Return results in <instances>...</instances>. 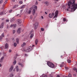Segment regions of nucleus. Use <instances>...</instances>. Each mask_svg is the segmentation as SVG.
Wrapping results in <instances>:
<instances>
[{"mask_svg": "<svg viewBox=\"0 0 77 77\" xmlns=\"http://www.w3.org/2000/svg\"><path fill=\"white\" fill-rule=\"evenodd\" d=\"M11 51H12V50H9V53H11Z\"/></svg>", "mask_w": 77, "mask_h": 77, "instance_id": "3c124183", "label": "nucleus"}, {"mask_svg": "<svg viewBox=\"0 0 77 77\" xmlns=\"http://www.w3.org/2000/svg\"><path fill=\"white\" fill-rule=\"evenodd\" d=\"M69 77H72V75H71V73H69L68 75Z\"/></svg>", "mask_w": 77, "mask_h": 77, "instance_id": "bb28decb", "label": "nucleus"}, {"mask_svg": "<svg viewBox=\"0 0 77 77\" xmlns=\"http://www.w3.org/2000/svg\"><path fill=\"white\" fill-rule=\"evenodd\" d=\"M64 63H63V62L62 63L61 65H60V67H63V66H64Z\"/></svg>", "mask_w": 77, "mask_h": 77, "instance_id": "2eb2a0df", "label": "nucleus"}, {"mask_svg": "<svg viewBox=\"0 0 77 77\" xmlns=\"http://www.w3.org/2000/svg\"><path fill=\"white\" fill-rule=\"evenodd\" d=\"M3 59H4V57H2L1 58V60H3Z\"/></svg>", "mask_w": 77, "mask_h": 77, "instance_id": "a19ab883", "label": "nucleus"}, {"mask_svg": "<svg viewBox=\"0 0 77 77\" xmlns=\"http://www.w3.org/2000/svg\"><path fill=\"white\" fill-rule=\"evenodd\" d=\"M6 22H9V20H6Z\"/></svg>", "mask_w": 77, "mask_h": 77, "instance_id": "49530a36", "label": "nucleus"}, {"mask_svg": "<svg viewBox=\"0 0 77 77\" xmlns=\"http://www.w3.org/2000/svg\"><path fill=\"white\" fill-rule=\"evenodd\" d=\"M44 77H47V75H44Z\"/></svg>", "mask_w": 77, "mask_h": 77, "instance_id": "13d9d810", "label": "nucleus"}, {"mask_svg": "<svg viewBox=\"0 0 77 77\" xmlns=\"http://www.w3.org/2000/svg\"><path fill=\"white\" fill-rule=\"evenodd\" d=\"M16 71L17 72H18V66H16Z\"/></svg>", "mask_w": 77, "mask_h": 77, "instance_id": "a211bd4d", "label": "nucleus"}, {"mask_svg": "<svg viewBox=\"0 0 77 77\" xmlns=\"http://www.w3.org/2000/svg\"><path fill=\"white\" fill-rule=\"evenodd\" d=\"M17 22L19 23H21V20L20 19H18L17 20Z\"/></svg>", "mask_w": 77, "mask_h": 77, "instance_id": "412c9836", "label": "nucleus"}, {"mask_svg": "<svg viewBox=\"0 0 77 77\" xmlns=\"http://www.w3.org/2000/svg\"><path fill=\"white\" fill-rule=\"evenodd\" d=\"M38 1H39V2H41V1L42 0H38Z\"/></svg>", "mask_w": 77, "mask_h": 77, "instance_id": "69168bd1", "label": "nucleus"}, {"mask_svg": "<svg viewBox=\"0 0 77 77\" xmlns=\"http://www.w3.org/2000/svg\"><path fill=\"white\" fill-rule=\"evenodd\" d=\"M25 6H26V5H23V6L20 7V9H23V8H25Z\"/></svg>", "mask_w": 77, "mask_h": 77, "instance_id": "aec40b11", "label": "nucleus"}, {"mask_svg": "<svg viewBox=\"0 0 77 77\" xmlns=\"http://www.w3.org/2000/svg\"><path fill=\"white\" fill-rule=\"evenodd\" d=\"M40 77H44V75L43 74L40 76Z\"/></svg>", "mask_w": 77, "mask_h": 77, "instance_id": "c03bdc74", "label": "nucleus"}, {"mask_svg": "<svg viewBox=\"0 0 77 77\" xmlns=\"http://www.w3.org/2000/svg\"><path fill=\"white\" fill-rule=\"evenodd\" d=\"M17 8V5H15L14 6L13 8L14 9V8Z\"/></svg>", "mask_w": 77, "mask_h": 77, "instance_id": "58836bf2", "label": "nucleus"}, {"mask_svg": "<svg viewBox=\"0 0 77 77\" xmlns=\"http://www.w3.org/2000/svg\"><path fill=\"white\" fill-rule=\"evenodd\" d=\"M21 28H19L17 31V33H18L19 34V33H21Z\"/></svg>", "mask_w": 77, "mask_h": 77, "instance_id": "1a4fd4ad", "label": "nucleus"}, {"mask_svg": "<svg viewBox=\"0 0 77 77\" xmlns=\"http://www.w3.org/2000/svg\"><path fill=\"white\" fill-rule=\"evenodd\" d=\"M18 64L19 65H20L21 67H23L24 66V65L22 64L21 63H19Z\"/></svg>", "mask_w": 77, "mask_h": 77, "instance_id": "9b49d317", "label": "nucleus"}, {"mask_svg": "<svg viewBox=\"0 0 77 77\" xmlns=\"http://www.w3.org/2000/svg\"><path fill=\"white\" fill-rule=\"evenodd\" d=\"M34 8L35 9H37V6H35Z\"/></svg>", "mask_w": 77, "mask_h": 77, "instance_id": "09e8293b", "label": "nucleus"}, {"mask_svg": "<svg viewBox=\"0 0 77 77\" xmlns=\"http://www.w3.org/2000/svg\"><path fill=\"white\" fill-rule=\"evenodd\" d=\"M2 37H4V36H5V35H4V33H3L2 34Z\"/></svg>", "mask_w": 77, "mask_h": 77, "instance_id": "ea45409f", "label": "nucleus"}, {"mask_svg": "<svg viewBox=\"0 0 77 77\" xmlns=\"http://www.w3.org/2000/svg\"><path fill=\"white\" fill-rule=\"evenodd\" d=\"M3 0H1V1H0V4H1V3H3Z\"/></svg>", "mask_w": 77, "mask_h": 77, "instance_id": "c9c22d12", "label": "nucleus"}, {"mask_svg": "<svg viewBox=\"0 0 77 77\" xmlns=\"http://www.w3.org/2000/svg\"><path fill=\"white\" fill-rule=\"evenodd\" d=\"M16 63H17V61L16 60H15L14 61L13 63L14 65H15V64H16Z\"/></svg>", "mask_w": 77, "mask_h": 77, "instance_id": "c756f323", "label": "nucleus"}, {"mask_svg": "<svg viewBox=\"0 0 77 77\" xmlns=\"http://www.w3.org/2000/svg\"><path fill=\"white\" fill-rule=\"evenodd\" d=\"M23 10H22L20 11V13L21 14V13H22V12H23Z\"/></svg>", "mask_w": 77, "mask_h": 77, "instance_id": "5fc2aeb1", "label": "nucleus"}, {"mask_svg": "<svg viewBox=\"0 0 77 77\" xmlns=\"http://www.w3.org/2000/svg\"><path fill=\"white\" fill-rule=\"evenodd\" d=\"M58 14H59V11H58L57 10L55 12V16L53 17V18H57V15H58Z\"/></svg>", "mask_w": 77, "mask_h": 77, "instance_id": "20e7f679", "label": "nucleus"}, {"mask_svg": "<svg viewBox=\"0 0 77 77\" xmlns=\"http://www.w3.org/2000/svg\"><path fill=\"white\" fill-rule=\"evenodd\" d=\"M67 62L68 63H71V60H67Z\"/></svg>", "mask_w": 77, "mask_h": 77, "instance_id": "a878e982", "label": "nucleus"}, {"mask_svg": "<svg viewBox=\"0 0 77 77\" xmlns=\"http://www.w3.org/2000/svg\"><path fill=\"white\" fill-rule=\"evenodd\" d=\"M41 18L42 19H44V17H43V16H41Z\"/></svg>", "mask_w": 77, "mask_h": 77, "instance_id": "6e6d98bb", "label": "nucleus"}, {"mask_svg": "<svg viewBox=\"0 0 77 77\" xmlns=\"http://www.w3.org/2000/svg\"><path fill=\"white\" fill-rule=\"evenodd\" d=\"M30 51L29 50V49L28 48L27 49V50H26V52H29V51Z\"/></svg>", "mask_w": 77, "mask_h": 77, "instance_id": "7c9ffc66", "label": "nucleus"}, {"mask_svg": "<svg viewBox=\"0 0 77 77\" xmlns=\"http://www.w3.org/2000/svg\"><path fill=\"white\" fill-rule=\"evenodd\" d=\"M32 47H34V46H35V45H32Z\"/></svg>", "mask_w": 77, "mask_h": 77, "instance_id": "774afa93", "label": "nucleus"}, {"mask_svg": "<svg viewBox=\"0 0 77 77\" xmlns=\"http://www.w3.org/2000/svg\"><path fill=\"white\" fill-rule=\"evenodd\" d=\"M76 72H77V69H76Z\"/></svg>", "mask_w": 77, "mask_h": 77, "instance_id": "0e129e2a", "label": "nucleus"}, {"mask_svg": "<svg viewBox=\"0 0 77 77\" xmlns=\"http://www.w3.org/2000/svg\"><path fill=\"white\" fill-rule=\"evenodd\" d=\"M3 62V60H0V62H1V63H2V62Z\"/></svg>", "mask_w": 77, "mask_h": 77, "instance_id": "de8ad7c7", "label": "nucleus"}, {"mask_svg": "<svg viewBox=\"0 0 77 77\" xmlns=\"http://www.w3.org/2000/svg\"><path fill=\"white\" fill-rule=\"evenodd\" d=\"M28 50H29V51H31L32 50V46H29L28 48Z\"/></svg>", "mask_w": 77, "mask_h": 77, "instance_id": "f8f14e48", "label": "nucleus"}, {"mask_svg": "<svg viewBox=\"0 0 77 77\" xmlns=\"http://www.w3.org/2000/svg\"><path fill=\"white\" fill-rule=\"evenodd\" d=\"M15 30H13V34H14V33H15Z\"/></svg>", "mask_w": 77, "mask_h": 77, "instance_id": "4c0bfd02", "label": "nucleus"}, {"mask_svg": "<svg viewBox=\"0 0 77 77\" xmlns=\"http://www.w3.org/2000/svg\"><path fill=\"white\" fill-rule=\"evenodd\" d=\"M65 68V69H66V70L68 69V68L66 67H64Z\"/></svg>", "mask_w": 77, "mask_h": 77, "instance_id": "37998d69", "label": "nucleus"}, {"mask_svg": "<svg viewBox=\"0 0 77 77\" xmlns=\"http://www.w3.org/2000/svg\"><path fill=\"white\" fill-rule=\"evenodd\" d=\"M15 17H13V18H12L11 21H15Z\"/></svg>", "mask_w": 77, "mask_h": 77, "instance_id": "4be33fe9", "label": "nucleus"}, {"mask_svg": "<svg viewBox=\"0 0 77 77\" xmlns=\"http://www.w3.org/2000/svg\"><path fill=\"white\" fill-rule=\"evenodd\" d=\"M38 27V23L36 22L34 25V29H36Z\"/></svg>", "mask_w": 77, "mask_h": 77, "instance_id": "39448f33", "label": "nucleus"}, {"mask_svg": "<svg viewBox=\"0 0 77 77\" xmlns=\"http://www.w3.org/2000/svg\"><path fill=\"white\" fill-rule=\"evenodd\" d=\"M30 19H32V16H31L30 17Z\"/></svg>", "mask_w": 77, "mask_h": 77, "instance_id": "603ef678", "label": "nucleus"}, {"mask_svg": "<svg viewBox=\"0 0 77 77\" xmlns=\"http://www.w3.org/2000/svg\"><path fill=\"white\" fill-rule=\"evenodd\" d=\"M33 30H31L30 33V34H31L30 36V38L31 39H32V38L33 37V36L34 35V34H33Z\"/></svg>", "mask_w": 77, "mask_h": 77, "instance_id": "423d86ee", "label": "nucleus"}, {"mask_svg": "<svg viewBox=\"0 0 77 77\" xmlns=\"http://www.w3.org/2000/svg\"><path fill=\"white\" fill-rule=\"evenodd\" d=\"M12 40H14V38H12Z\"/></svg>", "mask_w": 77, "mask_h": 77, "instance_id": "338daca9", "label": "nucleus"}, {"mask_svg": "<svg viewBox=\"0 0 77 77\" xmlns=\"http://www.w3.org/2000/svg\"><path fill=\"white\" fill-rule=\"evenodd\" d=\"M3 12H0V15H3Z\"/></svg>", "mask_w": 77, "mask_h": 77, "instance_id": "e433bc0d", "label": "nucleus"}, {"mask_svg": "<svg viewBox=\"0 0 77 77\" xmlns=\"http://www.w3.org/2000/svg\"><path fill=\"white\" fill-rule=\"evenodd\" d=\"M17 43H14V47H17Z\"/></svg>", "mask_w": 77, "mask_h": 77, "instance_id": "b1692460", "label": "nucleus"}, {"mask_svg": "<svg viewBox=\"0 0 77 77\" xmlns=\"http://www.w3.org/2000/svg\"><path fill=\"white\" fill-rule=\"evenodd\" d=\"M26 44L25 42H23V44L21 45V47H23V46H25V45H26Z\"/></svg>", "mask_w": 77, "mask_h": 77, "instance_id": "dca6fc26", "label": "nucleus"}, {"mask_svg": "<svg viewBox=\"0 0 77 77\" xmlns=\"http://www.w3.org/2000/svg\"><path fill=\"white\" fill-rule=\"evenodd\" d=\"M54 15V13H52V14L50 13L49 14L48 17L49 18H53Z\"/></svg>", "mask_w": 77, "mask_h": 77, "instance_id": "0eeeda50", "label": "nucleus"}, {"mask_svg": "<svg viewBox=\"0 0 77 77\" xmlns=\"http://www.w3.org/2000/svg\"><path fill=\"white\" fill-rule=\"evenodd\" d=\"M35 4H36V5H38V2H37L36 1V2Z\"/></svg>", "mask_w": 77, "mask_h": 77, "instance_id": "864d4df0", "label": "nucleus"}, {"mask_svg": "<svg viewBox=\"0 0 77 77\" xmlns=\"http://www.w3.org/2000/svg\"><path fill=\"white\" fill-rule=\"evenodd\" d=\"M2 66V64H0V67H1Z\"/></svg>", "mask_w": 77, "mask_h": 77, "instance_id": "052dcab7", "label": "nucleus"}, {"mask_svg": "<svg viewBox=\"0 0 77 77\" xmlns=\"http://www.w3.org/2000/svg\"><path fill=\"white\" fill-rule=\"evenodd\" d=\"M19 3L20 4H23V2L22 1H20L19 2Z\"/></svg>", "mask_w": 77, "mask_h": 77, "instance_id": "72a5a7b5", "label": "nucleus"}, {"mask_svg": "<svg viewBox=\"0 0 77 77\" xmlns=\"http://www.w3.org/2000/svg\"><path fill=\"white\" fill-rule=\"evenodd\" d=\"M45 13L46 14H47V12H45Z\"/></svg>", "mask_w": 77, "mask_h": 77, "instance_id": "e2e57ef3", "label": "nucleus"}, {"mask_svg": "<svg viewBox=\"0 0 77 77\" xmlns=\"http://www.w3.org/2000/svg\"><path fill=\"white\" fill-rule=\"evenodd\" d=\"M47 64L51 68H53L54 67V64L53 63H52L50 62V61L48 62Z\"/></svg>", "mask_w": 77, "mask_h": 77, "instance_id": "f03ea898", "label": "nucleus"}, {"mask_svg": "<svg viewBox=\"0 0 77 77\" xmlns=\"http://www.w3.org/2000/svg\"><path fill=\"white\" fill-rule=\"evenodd\" d=\"M45 3L47 6H48V5H49V3H48V2H45Z\"/></svg>", "mask_w": 77, "mask_h": 77, "instance_id": "6ab92c4d", "label": "nucleus"}, {"mask_svg": "<svg viewBox=\"0 0 77 77\" xmlns=\"http://www.w3.org/2000/svg\"><path fill=\"white\" fill-rule=\"evenodd\" d=\"M73 75L74 76H76V75L75 74H74Z\"/></svg>", "mask_w": 77, "mask_h": 77, "instance_id": "4d7b16f0", "label": "nucleus"}, {"mask_svg": "<svg viewBox=\"0 0 77 77\" xmlns=\"http://www.w3.org/2000/svg\"><path fill=\"white\" fill-rule=\"evenodd\" d=\"M14 68V66H11L10 68L9 69L10 72H11L13 70Z\"/></svg>", "mask_w": 77, "mask_h": 77, "instance_id": "6e6552de", "label": "nucleus"}, {"mask_svg": "<svg viewBox=\"0 0 77 77\" xmlns=\"http://www.w3.org/2000/svg\"><path fill=\"white\" fill-rule=\"evenodd\" d=\"M32 8H30L29 9V14H30V13H31V11H32Z\"/></svg>", "mask_w": 77, "mask_h": 77, "instance_id": "4468645a", "label": "nucleus"}, {"mask_svg": "<svg viewBox=\"0 0 77 77\" xmlns=\"http://www.w3.org/2000/svg\"><path fill=\"white\" fill-rule=\"evenodd\" d=\"M76 69H77L75 67L73 68V70H74V71H75Z\"/></svg>", "mask_w": 77, "mask_h": 77, "instance_id": "79ce46f5", "label": "nucleus"}, {"mask_svg": "<svg viewBox=\"0 0 77 77\" xmlns=\"http://www.w3.org/2000/svg\"><path fill=\"white\" fill-rule=\"evenodd\" d=\"M10 77H14V74H11L10 75Z\"/></svg>", "mask_w": 77, "mask_h": 77, "instance_id": "393cba45", "label": "nucleus"}, {"mask_svg": "<svg viewBox=\"0 0 77 77\" xmlns=\"http://www.w3.org/2000/svg\"><path fill=\"white\" fill-rule=\"evenodd\" d=\"M32 13L33 14H35V10L33 9L32 11Z\"/></svg>", "mask_w": 77, "mask_h": 77, "instance_id": "cd10ccee", "label": "nucleus"}, {"mask_svg": "<svg viewBox=\"0 0 77 77\" xmlns=\"http://www.w3.org/2000/svg\"><path fill=\"white\" fill-rule=\"evenodd\" d=\"M12 10H9V13H11L12 12Z\"/></svg>", "mask_w": 77, "mask_h": 77, "instance_id": "473e14b6", "label": "nucleus"}, {"mask_svg": "<svg viewBox=\"0 0 77 77\" xmlns=\"http://www.w3.org/2000/svg\"><path fill=\"white\" fill-rule=\"evenodd\" d=\"M12 2H15V0H12Z\"/></svg>", "mask_w": 77, "mask_h": 77, "instance_id": "680f3d73", "label": "nucleus"}, {"mask_svg": "<svg viewBox=\"0 0 77 77\" xmlns=\"http://www.w3.org/2000/svg\"><path fill=\"white\" fill-rule=\"evenodd\" d=\"M9 46V45L8 43H6L5 45V48H8V47Z\"/></svg>", "mask_w": 77, "mask_h": 77, "instance_id": "9d476101", "label": "nucleus"}, {"mask_svg": "<svg viewBox=\"0 0 77 77\" xmlns=\"http://www.w3.org/2000/svg\"><path fill=\"white\" fill-rule=\"evenodd\" d=\"M2 38H3V37L1 36H0V40L2 39Z\"/></svg>", "mask_w": 77, "mask_h": 77, "instance_id": "a18cd8bd", "label": "nucleus"}, {"mask_svg": "<svg viewBox=\"0 0 77 77\" xmlns=\"http://www.w3.org/2000/svg\"><path fill=\"white\" fill-rule=\"evenodd\" d=\"M63 21L67 22V21H68V20H67L66 18H63Z\"/></svg>", "mask_w": 77, "mask_h": 77, "instance_id": "ddd939ff", "label": "nucleus"}, {"mask_svg": "<svg viewBox=\"0 0 77 77\" xmlns=\"http://www.w3.org/2000/svg\"><path fill=\"white\" fill-rule=\"evenodd\" d=\"M16 42L17 43V44H18V42H19V39H18V38H17L16 39Z\"/></svg>", "mask_w": 77, "mask_h": 77, "instance_id": "c85d7f7f", "label": "nucleus"}, {"mask_svg": "<svg viewBox=\"0 0 77 77\" xmlns=\"http://www.w3.org/2000/svg\"><path fill=\"white\" fill-rule=\"evenodd\" d=\"M25 56H28V54H25Z\"/></svg>", "mask_w": 77, "mask_h": 77, "instance_id": "8fccbe9b", "label": "nucleus"}, {"mask_svg": "<svg viewBox=\"0 0 77 77\" xmlns=\"http://www.w3.org/2000/svg\"><path fill=\"white\" fill-rule=\"evenodd\" d=\"M77 8V0H71L68 3L67 10L70 12L75 11Z\"/></svg>", "mask_w": 77, "mask_h": 77, "instance_id": "f257e3e1", "label": "nucleus"}, {"mask_svg": "<svg viewBox=\"0 0 77 77\" xmlns=\"http://www.w3.org/2000/svg\"><path fill=\"white\" fill-rule=\"evenodd\" d=\"M38 39H36L35 41V44L36 45H37V44H38Z\"/></svg>", "mask_w": 77, "mask_h": 77, "instance_id": "5701e85b", "label": "nucleus"}, {"mask_svg": "<svg viewBox=\"0 0 77 77\" xmlns=\"http://www.w3.org/2000/svg\"><path fill=\"white\" fill-rule=\"evenodd\" d=\"M41 30L42 31H44V29L43 28H41Z\"/></svg>", "mask_w": 77, "mask_h": 77, "instance_id": "2f4dec72", "label": "nucleus"}, {"mask_svg": "<svg viewBox=\"0 0 77 77\" xmlns=\"http://www.w3.org/2000/svg\"><path fill=\"white\" fill-rule=\"evenodd\" d=\"M17 27V25L16 24H11V25L9 26V25H7V29H9V28H10V27H13L14 28H15Z\"/></svg>", "mask_w": 77, "mask_h": 77, "instance_id": "7ed1b4c3", "label": "nucleus"}, {"mask_svg": "<svg viewBox=\"0 0 77 77\" xmlns=\"http://www.w3.org/2000/svg\"><path fill=\"white\" fill-rule=\"evenodd\" d=\"M3 23H2L1 25H0V29H1V28H3Z\"/></svg>", "mask_w": 77, "mask_h": 77, "instance_id": "f3484780", "label": "nucleus"}, {"mask_svg": "<svg viewBox=\"0 0 77 77\" xmlns=\"http://www.w3.org/2000/svg\"><path fill=\"white\" fill-rule=\"evenodd\" d=\"M7 1V0H6L5 2H4V5H5V4H6V3H7V1Z\"/></svg>", "mask_w": 77, "mask_h": 77, "instance_id": "f704fd0d", "label": "nucleus"}, {"mask_svg": "<svg viewBox=\"0 0 77 77\" xmlns=\"http://www.w3.org/2000/svg\"><path fill=\"white\" fill-rule=\"evenodd\" d=\"M62 57H63V56H62V55L61 56V58H62Z\"/></svg>", "mask_w": 77, "mask_h": 77, "instance_id": "bf43d9fd", "label": "nucleus"}]
</instances>
